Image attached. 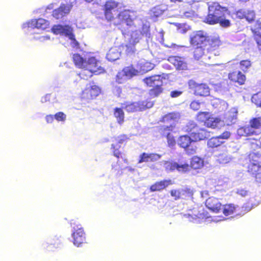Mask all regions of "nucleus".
Here are the masks:
<instances>
[{"label":"nucleus","instance_id":"f257e3e1","mask_svg":"<svg viewBox=\"0 0 261 261\" xmlns=\"http://www.w3.org/2000/svg\"><path fill=\"white\" fill-rule=\"evenodd\" d=\"M120 4L114 0L107 1L102 6V11L105 19L108 22H113L115 25H121L125 23L130 26L134 19L130 15L131 11L128 9L120 10Z\"/></svg>","mask_w":261,"mask_h":261},{"label":"nucleus","instance_id":"f03ea898","mask_svg":"<svg viewBox=\"0 0 261 261\" xmlns=\"http://www.w3.org/2000/svg\"><path fill=\"white\" fill-rule=\"evenodd\" d=\"M208 13L204 22L210 25L219 24L222 28H226L231 25L230 21L226 18V7L221 6L216 2H207Z\"/></svg>","mask_w":261,"mask_h":261},{"label":"nucleus","instance_id":"7ed1b4c3","mask_svg":"<svg viewBox=\"0 0 261 261\" xmlns=\"http://www.w3.org/2000/svg\"><path fill=\"white\" fill-rule=\"evenodd\" d=\"M246 169L255 181L261 183V153L251 152L246 159Z\"/></svg>","mask_w":261,"mask_h":261},{"label":"nucleus","instance_id":"20e7f679","mask_svg":"<svg viewBox=\"0 0 261 261\" xmlns=\"http://www.w3.org/2000/svg\"><path fill=\"white\" fill-rule=\"evenodd\" d=\"M73 62L77 68H87L94 73L99 74L105 72V69L99 66V61L95 57L87 59L83 58L80 54H74L72 57Z\"/></svg>","mask_w":261,"mask_h":261},{"label":"nucleus","instance_id":"39448f33","mask_svg":"<svg viewBox=\"0 0 261 261\" xmlns=\"http://www.w3.org/2000/svg\"><path fill=\"white\" fill-rule=\"evenodd\" d=\"M184 129L191 136L194 142L207 139L211 136L210 132L200 127L194 121H189L184 126Z\"/></svg>","mask_w":261,"mask_h":261},{"label":"nucleus","instance_id":"423d86ee","mask_svg":"<svg viewBox=\"0 0 261 261\" xmlns=\"http://www.w3.org/2000/svg\"><path fill=\"white\" fill-rule=\"evenodd\" d=\"M163 79H165V77H163L162 75L155 74L143 79V81L146 86L151 88L148 90V94L150 97L152 98L157 97L163 93Z\"/></svg>","mask_w":261,"mask_h":261},{"label":"nucleus","instance_id":"0eeeda50","mask_svg":"<svg viewBox=\"0 0 261 261\" xmlns=\"http://www.w3.org/2000/svg\"><path fill=\"white\" fill-rule=\"evenodd\" d=\"M241 137L258 135L261 133V116L254 117L249 120V124L240 127L237 131Z\"/></svg>","mask_w":261,"mask_h":261},{"label":"nucleus","instance_id":"6e6552de","mask_svg":"<svg viewBox=\"0 0 261 261\" xmlns=\"http://www.w3.org/2000/svg\"><path fill=\"white\" fill-rule=\"evenodd\" d=\"M194 143L189 135H181L177 139V144L179 146L184 148L188 154H192L196 152L197 147L194 145Z\"/></svg>","mask_w":261,"mask_h":261},{"label":"nucleus","instance_id":"1a4fd4ad","mask_svg":"<svg viewBox=\"0 0 261 261\" xmlns=\"http://www.w3.org/2000/svg\"><path fill=\"white\" fill-rule=\"evenodd\" d=\"M188 85L195 96L205 97L210 94V89L206 84L197 83L193 80H190Z\"/></svg>","mask_w":261,"mask_h":261},{"label":"nucleus","instance_id":"9d476101","mask_svg":"<svg viewBox=\"0 0 261 261\" xmlns=\"http://www.w3.org/2000/svg\"><path fill=\"white\" fill-rule=\"evenodd\" d=\"M101 93L100 88L96 85H87L81 94L82 99L89 101L96 98Z\"/></svg>","mask_w":261,"mask_h":261},{"label":"nucleus","instance_id":"9b49d317","mask_svg":"<svg viewBox=\"0 0 261 261\" xmlns=\"http://www.w3.org/2000/svg\"><path fill=\"white\" fill-rule=\"evenodd\" d=\"M228 79L230 83L239 86L245 85L247 82L246 75L241 70H233L229 72Z\"/></svg>","mask_w":261,"mask_h":261},{"label":"nucleus","instance_id":"f8f14e48","mask_svg":"<svg viewBox=\"0 0 261 261\" xmlns=\"http://www.w3.org/2000/svg\"><path fill=\"white\" fill-rule=\"evenodd\" d=\"M207 36L203 31H197L193 33L190 37V43L192 46H205Z\"/></svg>","mask_w":261,"mask_h":261},{"label":"nucleus","instance_id":"ddd939ff","mask_svg":"<svg viewBox=\"0 0 261 261\" xmlns=\"http://www.w3.org/2000/svg\"><path fill=\"white\" fill-rule=\"evenodd\" d=\"M252 37L256 44V47L261 55V21L257 20L254 24L250 27Z\"/></svg>","mask_w":261,"mask_h":261},{"label":"nucleus","instance_id":"4468645a","mask_svg":"<svg viewBox=\"0 0 261 261\" xmlns=\"http://www.w3.org/2000/svg\"><path fill=\"white\" fill-rule=\"evenodd\" d=\"M233 15H235V18L239 19H245L249 23H252L255 19V13L252 10L240 9L234 12Z\"/></svg>","mask_w":261,"mask_h":261},{"label":"nucleus","instance_id":"2eb2a0df","mask_svg":"<svg viewBox=\"0 0 261 261\" xmlns=\"http://www.w3.org/2000/svg\"><path fill=\"white\" fill-rule=\"evenodd\" d=\"M206 207L211 212L218 214L221 213L222 203L219 199L214 197H208L205 202Z\"/></svg>","mask_w":261,"mask_h":261},{"label":"nucleus","instance_id":"dca6fc26","mask_svg":"<svg viewBox=\"0 0 261 261\" xmlns=\"http://www.w3.org/2000/svg\"><path fill=\"white\" fill-rule=\"evenodd\" d=\"M52 32L55 35H60L68 37L72 36L73 30L69 25L56 24L51 28Z\"/></svg>","mask_w":261,"mask_h":261},{"label":"nucleus","instance_id":"f3484780","mask_svg":"<svg viewBox=\"0 0 261 261\" xmlns=\"http://www.w3.org/2000/svg\"><path fill=\"white\" fill-rule=\"evenodd\" d=\"M180 114L177 112H172L163 116L160 119V121L165 125L174 124L176 125V123L178 121L180 118Z\"/></svg>","mask_w":261,"mask_h":261},{"label":"nucleus","instance_id":"a211bd4d","mask_svg":"<svg viewBox=\"0 0 261 261\" xmlns=\"http://www.w3.org/2000/svg\"><path fill=\"white\" fill-rule=\"evenodd\" d=\"M73 243L77 246L80 247L86 242V234L83 228L80 227L75 230L72 233Z\"/></svg>","mask_w":261,"mask_h":261},{"label":"nucleus","instance_id":"6ab92c4d","mask_svg":"<svg viewBox=\"0 0 261 261\" xmlns=\"http://www.w3.org/2000/svg\"><path fill=\"white\" fill-rule=\"evenodd\" d=\"M187 217L191 221L195 220L200 221L202 220H205L211 217V216L208 212L202 208L198 211H195L192 212V214H188Z\"/></svg>","mask_w":261,"mask_h":261},{"label":"nucleus","instance_id":"aec40b11","mask_svg":"<svg viewBox=\"0 0 261 261\" xmlns=\"http://www.w3.org/2000/svg\"><path fill=\"white\" fill-rule=\"evenodd\" d=\"M222 42L219 37H208L207 36L205 47L207 53H211L218 49L222 45Z\"/></svg>","mask_w":261,"mask_h":261},{"label":"nucleus","instance_id":"412c9836","mask_svg":"<svg viewBox=\"0 0 261 261\" xmlns=\"http://www.w3.org/2000/svg\"><path fill=\"white\" fill-rule=\"evenodd\" d=\"M71 8V6L69 4H61L59 8L53 11L52 15L57 19L62 18L69 13Z\"/></svg>","mask_w":261,"mask_h":261},{"label":"nucleus","instance_id":"4be33fe9","mask_svg":"<svg viewBox=\"0 0 261 261\" xmlns=\"http://www.w3.org/2000/svg\"><path fill=\"white\" fill-rule=\"evenodd\" d=\"M172 184L173 182L172 180L170 179H163L156 181L151 185L149 187V190L152 192L161 191Z\"/></svg>","mask_w":261,"mask_h":261},{"label":"nucleus","instance_id":"5701e85b","mask_svg":"<svg viewBox=\"0 0 261 261\" xmlns=\"http://www.w3.org/2000/svg\"><path fill=\"white\" fill-rule=\"evenodd\" d=\"M168 60L176 68L177 70H186L187 69V64L182 57L179 56L170 57Z\"/></svg>","mask_w":261,"mask_h":261},{"label":"nucleus","instance_id":"b1692460","mask_svg":"<svg viewBox=\"0 0 261 261\" xmlns=\"http://www.w3.org/2000/svg\"><path fill=\"white\" fill-rule=\"evenodd\" d=\"M161 158V155L154 153H147L143 152L139 156L138 163H142L143 162H154Z\"/></svg>","mask_w":261,"mask_h":261},{"label":"nucleus","instance_id":"393cba45","mask_svg":"<svg viewBox=\"0 0 261 261\" xmlns=\"http://www.w3.org/2000/svg\"><path fill=\"white\" fill-rule=\"evenodd\" d=\"M204 161L203 158L194 156L190 160V167L194 170L200 169L204 166Z\"/></svg>","mask_w":261,"mask_h":261},{"label":"nucleus","instance_id":"a878e982","mask_svg":"<svg viewBox=\"0 0 261 261\" xmlns=\"http://www.w3.org/2000/svg\"><path fill=\"white\" fill-rule=\"evenodd\" d=\"M121 105L122 108L128 113L140 112L137 101H125Z\"/></svg>","mask_w":261,"mask_h":261},{"label":"nucleus","instance_id":"bb28decb","mask_svg":"<svg viewBox=\"0 0 261 261\" xmlns=\"http://www.w3.org/2000/svg\"><path fill=\"white\" fill-rule=\"evenodd\" d=\"M221 212L225 216L233 215L236 212L237 206L233 203L222 204Z\"/></svg>","mask_w":261,"mask_h":261},{"label":"nucleus","instance_id":"cd10ccee","mask_svg":"<svg viewBox=\"0 0 261 261\" xmlns=\"http://www.w3.org/2000/svg\"><path fill=\"white\" fill-rule=\"evenodd\" d=\"M123 109L122 107H116L113 110L114 116L116 119L117 123L120 125L122 124L125 120V114Z\"/></svg>","mask_w":261,"mask_h":261},{"label":"nucleus","instance_id":"c85d7f7f","mask_svg":"<svg viewBox=\"0 0 261 261\" xmlns=\"http://www.w3.org/2000/svg\"><path fill=\"white\" fill-rule=\"evenodd\" d=\"M139 111H143L147 109L152 108L154 105V101H152L150 98H147L143 100H139L137 101Z\"/></svg>","mask_w":261,"mask_h":261},{"label":"nucleus","instance_id":"c756f323","mask_svg":"<svg viewBox=\"0 0 261 261\" xmlns=\"http://www.w3.org/2000/svg\"><path fill=\"white\" fill-rule=\"evenodd\" d=\"M120 146L117 144H112L111 145V149L112 150L113 155L116 157L118 160L120 158L123 159L124 163H127V160L126 159H123V153L120 150Z\"/></svg>","mask_w":261,"mask_h":261},{"label":"nucleus","instance_id":"7c9ffc66","mask_svg":"<svg viewBox=\"0 0 261 261\" xmlns=\"http://www.w3.org/2000/svg\"><path fill=\"white\" fill-rule=\"evenodd\" d=\"M163 5H157L150 10V15L151 18H157L161 16L165 11Z\"/></svg>","mask_w":261,"mask_h":261},{"label":"nucleus","instance_id":"2f4dec72","mask_svg":"<svg viewBox=\"0 0 261 261\" xmlns=\"http://www.w3.org/2000/svg\"><path fill=\"white\" fill-rule=\"evenodd\" d=\"M194 46L195 47V48H194L193 51V57L195 59L198 60L205 55L206 52L207 53V49L205 46Z\"/></svg>","mask_w":261,"mask_h":261},{"label":"nucleus","instance_id":"473e14b6","mask_svg":"<svg viewBox=\"0 0 261 261\" xmlns=\"http://www.w3.org/2000/svg\"><path fill=\"white\" fill-rule=\"evenodd\" d=\"M32 24L36 28L44 30L48 25L49 22L44 19L38 18L37 19L32 20Z\"/></svg>","mask_w":261,"mask_h":261},{"label":"nucleus","instance_id":"72a5a7b5","mask_svg":"<svg viewBox=\"0 0 261 261\" xmlns=\"http://www.w3.org/2000/svg\"><path fill=\"white\" fill-rule=\"evenodd\" d=\"M175 128V125L170 124V125H164L159 128V132L162 137L166 135L167 133H173Z\"/></svg>","mask_w":261,"mask_h":261},{"label":"nucleus","instance_id":"f704fd0d","mask_svg":"<svg viewBox=\"0 0 261 261\" xmlns=\"http://www.w3.org/2000/svg\"><path fill=\"white\" fill-rule=\"evenodd\" d=\"M122 70L127 79H130L139 73L138 70L136 69L133 65L126 67Z\"/></svg>","mask_w":261,"mask_h":261},{"label":"nucleus","instance_id":"c9c22d12","mask_svg":"<svg viewBox=\"0 0 261 261\" xmlns=\"http://www.w3.org/2000/svg\"><path fill=\"white\" fill-rule=\"evenodd\" d=\"M138 42L139 39L137 38H134L132 37L125 45L126 51L127 53L134 52L135 45Z\"/></svg>","mask_w":261,"mask_h":261},{"label":"nucleus","instance_id":"e433bc0d","mask_svg":"<svg viewBox=\"0 0 261 261\" xmlns=\"http://www.w3.org/2000/svg\"><path fill=\"white\" fill-rule=\"evenodd\" d=\"M181 194L182 199H193L194 190L190 188L186 187L181 189Z\"/></svg>","mask_w":261,"mask_h":261},{"label":"nucleus","instance_id":"4c0bfd02","mask_svg":"<svg viewBox=\"0 0 261 261\" xmlns=\"http://www.w3.org/2000/svg\"><path fill=\"white\" fill-rule=\"evenodd\" d=\"M222 143L218 136L213 137L208 140L207 145L208 148H213L219 146Z\"/></svg>","mask_w":261,"mask_h":261},{"label":"nucleus","instance_id":"58836bf2","mask_svg":"<svg viewBox=\"0 0 261 261\" xmlns=\"http://www.w3.org/2000/svg\"><path fill=\"white\" fill-rule=\"evenodd\" d=\"M82 69L81 71L79 73V76L85 80H87L91 77L94 73L89 70L87 68H80Z\"/></svg>","mask_w":261,"mask_h":261},{"label":"nucleus","instance_id":"ea45409f","mask_svg":"<svg viewBox=\"0 0 261 261\" xmlns=\"http://www.w3.org/2000/svg\"><path fill=\"white\" fill-rule=\"evenodd\" d=\"M239 65L241 71L245 73L251 67L252 63L249 59L242 60L239 62Z\"/></svg>","mask_w":261,"mask_h":261},{"label":"nucleus","instance_id":"a19ab883","mask_svg":"<svg viewBox=\"0 0 261 261\" xmlns=\"http://www.w3.org/2000/svg\"><path fill=\"white\" fill-rule=\"evenodd\" d=\"M211 116L210 114L207 112H200L197 116L196 119L198 121L203 122L205 125L206 124V122Z\"/></svg>","mask_w":261,"mask_h":261},{"label":"nucleus","instance_id":"79ce46f5","mask_svg":"<svg viewBox=\"0 0 261 261\" xmlns=\"http://www.w3.org/2000/svg\"><path fill=\"white\" fill-rule=\"evenodd\" d=\"M220 122V119L218 118H214L211 116L210 119H208L205 126L208 127L215 128L218 126Z\"/></svg>","mask_w":261,"mask_h":261},{"label":"nucleus","instance_id":"37998d69","mask_svg":"<svg viewBox=\"0 0 261 261\" xmlns=\"http://www.w3.org/2000/svg\"><path fill=\"white\" fill-rule=\"evenodd\" d=\"M165 169L169 171H173L177 170L178 163L175 162L166 161L165 162Z\"/></svg>","mask_w":261,"mask_h":261},{"label":"nucleus","instance_id":"c03bdc74","mask_svg":"<svg viewBox=\"0 0 261 261\" xmlns=\"http://www.w3.org/2000/svg\"><path fill=\"white\" fill-rule=\"evenodd\" d=\"M167 139V143L169 146H173L176 144L175 137L173 136L172 133H167L166 135L162 137Z\"/></svg>","mask_w":261,"mask_h":261},{"label":"nucleus","instance_id":"a18cd8bd","mask_svg":"<svg viewBox=\"0 0 261 261\" xmlns=\"http://www.w3.org/2000/svg\"><path fill=\"white\" fill-rule=\"evenodd\" d=\"M116 82L118 84L123 83L127 79L126 77L123 70L118 72L116 76Z\"/></svg>","mask_w":261,"mask_h":261},{"label":"nucleus","instance_id":"49530a36","mask_svg":"<svg viewBox=\"0 0 261 261\" xmlns=\"http://www.w3.org/2000/svg\"><path fill=\"white\" fill-rule=\"evenodd\" d=\"M252 101L257 107H261V92L254 94L252 97Z\"/></svg>","mask_w":261,"mask_h":261},{"label":"nucleus","instance_id":"de8ad7c7","mask_svg":"<svg viewBox=\"0 0 261 261\" xmlns=\"http://www.w3.org/2000/svg\"><path fill=\"white\" fill-rule=\"evenodd\" d=\"M129 140V137L126 134L120 135L116 138V141L118 144L125 143Z\"/></svg>","mask_w":261,"mask_h":261},{"label":"nucleus","instance_id":"09e8293b","mask_svg":"<svg viewBox=\"0 0 261 261\" xmlns=\"http://www.w3.org/2000/svg\"><path fill=\"white\" fill-rule=\"evenodd\" d=\"M170 195L175 200L181 199V190L172 189L170 191Z\"/></svg>","mask_w":261,"mask_h":261},{"label":"nucleus","instance_id":"8fccbe9b","mask_svg":"<svg viewBox=\"0 0 261 261\" xmlns=\"http://www.w3.org/2000/svg\"><path fill=\"white\" fill-rule=\"evenodd\" d=\"M230 158L226 153H222L218 156L217 160L220 163L225 164L229 162Z\"/></svg>","mask_w":261,"mask_h":261},{"label":"nucleus","instance_id":"3c124183","mask_svg":"<svg viewBox=\"0 0 261 261\" xmlns=\"http://www.w3.org/2000/svg\"><path fill=\"white\" fill-rule=\"evenodd\" d=\"M190 165L188 164L187 163H185L180 165L178 164L177 170L181 172H186L189 171L190 170Z\"/></svg>","mask_w":261,"mask_h":261},{"label":"nucleus","instance_id":"603ef678","mask_svg":"<svg viewBox=\"0 0 261 261\" xmlns=\"http://www.w3.org/2000/svg\"><path fill=\"white\" fill-rule=\"evenodd\" d=\"M54 117L58 121H65L66 115L62 112H59L54 115Z\"/></svg>","mask_w":261,"mask_h":261},{"label":"nucleus","instance_id":"864d4df0","mask_svg":"<svg viewBox=\"0 0 261 261\" xmlns=\"http://www.w3.org/2000/svg\"><path fill=\"white\" fill-rule=\"evenodd\" d=\"M114 55L115 53L113 50H109L107 55V58L110 61H114L118 59V54L116 53L115 56H114Z\"/></svg>","mask_w":261,"mask_h":261},{"label":"nucleus","instance_id":"5fc2aeb1","mask_svg":"<svg viewBox=\"0 0 261 261\" xmlns=\"http://www.w3.org/2000/svg\"><path fill=\"white\" fill-rule=\"evenodd\" d=\"M200 102L198 101H193L190 104V108L194 110L197 111L200 109Z\"/></svg>","mask_w":261,"mask_h":261},{"label":"nucleus","instance_id":"6e6d98bb","mask_svg":"<svg viewBox=\"0 0 261 261\" xmlns=\"http://www.w3.org/2000/svg\"><path fill=\"white\" fill-rule=\"evenodd\" d=\"M230 135L231 134L229 131H225L218 137L220 139H228L229 138Z\"/></svg>","mask_w":261,"mask_h":261},{"label":"nucleus","instance_id":"4d7b16f0","mask_svg":"<svg viewBox=\"0 0 261 261\" xmlns=\"http://www.w3.org/2000/svg\"><path fill=\"white\" fill-rule=\"evenodd\" d=\"M69 39H70L72 41V43L73 44V46L78 48L79 47V43L76 41L75 38V36L72 33V36H71L70 35L68 37Z\"/></svg>","mask_w":261,"mask_h":261},{"label":"nucleus","instance_id":"13d9d810","mask_svg":"<svg viewBox=\"0 0 261 261\" xmlns=\"http://www.w3.org/2000/svg\"><path fill=\"white\" fill-rule=\"evenodd\" d=\"M182 92L178 90H174L170 92V96L172 98L179 97L182 94Z\"/></svg>","mask_w":261,"mask_h":261},{"label":"nucleus","instance_id":"bf43d9fd","mask_svg":"<svg viewBox=\"0 0 261 261\" xmlns=\"http://www.w3.org/2000/svg\"><path fill=\"white\" fill-rule=\"evenodd\" d=\"M237 193L242 197H245L247 195L248 191L245 189H241L237 190Z\"/></svg>","mask_w":261,"mask_h":261},{"label":"nucleus","instance_id":"052dcab7","mask_svg":"<svg viewBox=\"0 0 261 261\" xmlns=\"http://www.w3.org/2000/svg\"><path fill=\"white\" fill-rule=\"evenodd\" d=\"M54 116L53 115H47L45 117L46 121L48 123H52L54 121Z\"/></svg>","mask_w":261,"mask_h":261},{"label":"nucleus","instance_id":"680f3d73","mask_svg":"<svg viewBox=\"0 0 261 261\" xmlns=\"http://www.w3.org/2000/svg\"><path fill=\"white\" fill-rule=\"evenodd\" d=\"M170 1L171 3H181L184 1V0H170Z\"/></svg>","mask_w":261,"mask_h":261},{"label":"nucleus","instance_id":"e2e57ef3","mask_svg":"<svg viewBox=\"0 0 261 261\" xmlns=\"http://www.w3.org/2000/svg\"><path fill=\"white\" fill-rule=\"evenodd\" d=\"M250 0H239V1L241 3H245L248 1H249Z\"/></svg>","mask_w":261,"mask_h":261},{"label":"nucleus","instance_id":"0e129e2a","mask_svg":"<svg viewBox=\"0 0 261 261\" xmlns=\"http://www.w3.org/2000/svg\"><path fill=\"white\" fill-rule=\"evenodd\" d=\"M195 2H196L195 1L192 0L190 2H189V3L190 5H192V4H194V3H195Z\"/></svg>","mask_w":261,"mask_h":261},{"label":"nucleus","instance_id":"69168bd1","mask_svg":"<svg viewBox=\"0 0 261 261\" xmlns=\"http://www.w3.org/2000/svg\"><path fill=\"white\" fill-rule=\"evenodd\" d=\"M49 96H50V95H46L45 96V97H44V99H45V100H44V101H46V99H47V98H49Z\"/></svg>","mask_w":261,"mask_h":261},{"label":"nucleus","instance_id":"338daca9","mask_svg":"<svg viewBox=\"0 0 261 261\" xmlns=\"http://www.w3.org/2000/svg\"><path fill=\"white\" fill-rule=\"evenodd\" d=\"M86 2H88V3H91L92 2L93 0H85Z\"/></svg>","mask_w":261,"mask_h":261}]
</instances>
